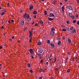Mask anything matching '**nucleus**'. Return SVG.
Wrapping results in <instances>:
<instances>
[{"label": "nucleus", "instance_id": "obj_8", "mask_svg": "<svg viewBox=\"0 0 79 79\" xmlns=\"http://www.w3.org/2000/svg\"><path fill=\"white\" fill-rule=\"evenodd\" d=\"M68 40L69 44H71V39L69 38H68Z\"/></svg>", "mask_w": 79, "mask_h": 79}, {"label": "nucleus", "instance_id": "obj_59", "mask_svg": "<svg viewBox=\"0 0 79 79\" xmlns=\"http://www.w3.org/2000/svg\"><path fill=\"white\" fill-rule=\"evenodd\" d=\"M46 64H47V65H48V62H46Z\"/></svg>", "mask_w": 79, "mask_h": 79}, {"label": "nucleus", "instance_id": "obj_1", "mask_svg": "<svg viewBox=\"0 0 79 79\" xmlns=\"http://www.w3.org/2000/svg\"><path fill=\"white\" fill-rule=\"evenodd\" d=\"M23 17L25 18H30V16H29V14L25 13L24 14Z\"/></svg>", "mask_w": 79, "mask_h": 79}, {"label": "nucleus", "instance_id": "obj_27", "mask_svg": "<svg viewBox=\"0 0 79 79\" xmlns=\"http://www.w3.org/2000/svg\"><path fill=\"white\" fill-rule=\"evenodd\" d=\"M62 31H64V32H66V29H65V28H64V29H63L62 30Z\"/></svg>", "mask_w": 79, "mask_h": 79}, {"label": "nucleus", "instance_id": "obj_62", "mask_svg": "<svg viewBox=\"0 0 79 79\" xmlns=\"http://www.w3.org/2000/svg\"><path fill=\"white\" fill-rule=\"evenodd\" d=\"M4 12L6 13V11H5V10H4Z\"/></svg>", "mask_w": 79, "mask_h": 79}, {"label": "nucleus", "instance_id": "obj_21", "mask_svg": "<svg viewBox=\"0 0 79 79\" xmlns=\"http://www.w3.org/2000/svg\"><path fill=\"white\" fill-rule=\"evenodd\" d=\"M58 45H60V44H61V41H59L57 43Z\"/></svg>", "mask_w": 79, "mask_h": 79}, {"label": "nucleus", "instance_id": "obj_53", "mask_svg": "<svg viewBox=\"0 0 79 79\" xmlns=\"http://www.w3.org/2000/svg\"><path fill=\"white\" fill-rule=\"evenodd\" d=\"M51 79H54V78H53V77H51Z\"/></svg>", "mask_w": 79, "mask_h": 79}, {"label": "nucleus", "instance_id": "obj_42", "mask_svg": "<svg viewBox=\"0 0 79 79\" xmlns=\"http://www.w3.org/2000/svg\"><path fill=\"white\" fill-rule=\"evenodd\" d=\"M62 38L63 40H64L65 39V38H64V36H63L62 37Z\"/></svg>", "mask_w": 79, "mask_h": 79}, {"label": "nucleus", "instance_id": "obj_64", "mask_svg": "<svg viewBox=\"0 0 79 79\" xmlns=\"http://www.w3.org/2000/svg\"><path fill=\"white\" fill-rule=\"evenodd\" d=\"M41 58H42V57L40 56V57H39V59H41Z\"/></svg>", "mask_w": 79, "mask_h": 79}, {"label": "nucleus", "instance_id": "obj_48", "mask_svg": "<svg viewBox=\"0 0 79 79\" xmlns=\"http://www.w3.org/2000/svg\"><path fill=\"white\" fill-rule=\"evenodd\" d=\"M11 22H12V23H14V21L13 20V19H12L11 20Z\"/></svg>", "mask_w": 79, "mask_h": 79}, {"label": "nucleus", "instance_id": "obj_51", "mask_svg": "<svg viewBox=\"0 0 79 79\" xmlns=\"http://www.w3.org/2000/svg\"><path fill=\"white\" fill-rule=\"evenodd\" d=\"M43 61H44V60H41L40 61V62H41V63H42V62H43Z\"/></svg>", "mask_w": 79, "mask_h": 79}, {"label": "nucleus", "instance_id": "obj_28", "mask_svg": "<svg viewBox=\"0 0 79 79\" xmlns=\"http://www.w3.org/2000/svg\"><path fill=\"white\" fill-rule=\"evenodd\" d=\"M68 60H69V59L68 57H66V63H68Z\"/></svg>", "mask_w": 79, "mask_h": 79}, {"label": "nucleus", "instance_id": "obj_26", "mask_svg": "<svg viewBox=\"0 0 79 79\" xmlns=\"http://www.w3.org/2000/svg\"><path fill=\"white\" fill-rule=\"evenodd\" d=\"M29 36L30 37V38L31 39H32V35H29Z\"/></svg>", "mask_w": 79, "mask_h": 79}, {"label": "nucleus", "instance_id": "obj_18", "mask_svg": "<svg viewBox=\"0 0 79 79\" xmlns=\"http://www.w3.org/2000/svg\"><path fill=\"white\" fill-rule=\"evenodd\" d=\"M68 8L69 9V10H73V8H72V7L70 6H68Z\"/></svg>", "mask_w": 79, "mask_h": 79}, {"label": "nucleus", "instance_id": "obj_45", "mask_svg": "<svg viewBox=\"0 0 79 79\" xmlns=\"http://www.w3.org/2000/svg\"><path fill=\"white\" fill-rule=\"evenodd\" d=\"M49 59H52V56H50V57H49Z\"/></svg>", "mask_w": 79, "mask_h": 79}, {"label": "nucleus", "instance_id": "obj_7", "mask_svg": "<svg viewBox=\"0 0 79 79\" xmlns=\"http://www.w3.org/2000/svg\"><path fill=\"white\" fill-rule=\"evenodd\" d=\"M32 9H33V6H30L29 10H30V11H31V10H32Z\"/></svg>", "mask_w": 79, "mask_h": 79}, {"label": "nucleus", "instance_id": "obj_6", "mask_svg": "<svg viewBox=\"0 0 79 79\" xmlns=\"http://www.w3.org/2000/svg\"><path fill=\"white\" fill-rule=\"evenodd\" d=\"M54 34H55V31H51V32L50 33V35H54Z\"/></svg>", "mask_w": 79, "mask_h": 79}, {"label": "nucleus", "instance_id": "obj_56", "mask_svg": "<svg viewBox=\"0 0 79 79\" xmlns=\"http://www.w3.org/2000/svg\"><path fill=\"white\" fill-rule=\"evenodd\" d=\"M2 46H0V49H2Z\"/></svg>", "mask_w": 79, "mask_h": 79}, {"label": "nucleus", "instance_id": "obj_30", "mask_svg": "<svg viewBox=\"0 0 79 79\" xmlns=\"http://www.w3.org/2000/svg\"><path fill=\"white\" fill-rule=\"evenodd\" d=\"M5 13H5L3 12H2L1 14V15H5Z\"/></svg>", "mask_w": 79, "mask_h": 79}, {"label": "nucleus", "instance_id": "obj_63", "mask_svg": "<svg viewBox=\"0 0 79 79\" xmlns=\"http://www.w3.org/2000/svg\"><path fill=\"white\" fill-rule=\"evenodd\" d=\"M9 40H10V41H11L12 40L11 39H9Z\"/></svg>", "mask_w": 79, "mask_h": 79}, {"label": "nucleus", "instance_id": "obj_35", "mask_svg": "<svg viewBox=\"0 0 79 79\" xmlns=\"http://www.w3.org/2000/svg\"><path fill=\"white\" fill-rule=\"evenodd\" d=\"M67 73H69V72H70V70H69V69H68L67 71Z\"/></svg>", "mask_w": 79, "mask_h": 79}, {"label": "nucleus", "instance_id": "obj_32", "mask_svg": "<svg viewBox=\"0 0 79 79\" xmlns=\"http://www.w3.org/2000/svg\"><path fill=\"white\" fill-rule=\"evenodd\" d=\"M73 29H74V27H71L70 28V31H73Z\"/></svg>", "mask_w": 79, "mask_h": 79}, {"label": "nucleus", "instance_id": "obj_55", "mask_svg": "<svg viewBox=\"0 0 79 79\" xmlns=\"http://www.w3.org/2000/svg\"><path fill=\"white\" fill-rule=\"evenodd\" d=\"M34 18L35 19H36V15H35V16H34Z\"/></svg>", "mask_w": 79, "mask_h": 79}, {"label": "nucleus", "instance_id": "obj_14", "mask_svg": "<svg viewBox=\"0 0 79 79\" xmlns=\"http://www.w3.org/2000/svg\"><path fill=\"white\" fill-rule=\"evenodd\" d=\"M41 44H42V43L40 42H39L37 43V45H41Z\"/></svg>", "mask_w": 79, "mask_h": 79}, {"label": "nucleus", "instance_id": "obj_52", "mask_svg": "<svg viewBox=\"0 0 79 79\" xmlns=\"http://www.w3.org/2000/svg\"><path fill=\"white\" fill-rule=\"evenodd\" d=\"M39 79H42V77H41L39 78Z\"/></svg>", "mask_w": 79, "mask_h": 79}, {"label": "nucleus", "instance_id": "obj_54", "mask_svg": "<svg viewBox=\"0 0 79 79\" xmlns=\"http://www.w3.org/2000/svg\"><path fill=\"white\" fill-rule=\"evenodd\" d=\"M31 58L32 59H33V58H34V57L32 56H31Z\"/></svg>", "mask_w": 79, "mask_h": 79}, {"label": "nucleus", "instance_id": "obj_47", "mask_svg": "<svg viewBox=\"0 0 79 79\" xmlns=\"http://www.w3.org/2000/svg\"><path fill=\"white\" fill-rule=\"evenodd\" d=\"M77 24H78V25H79V21H78L77 22Z\"/></svg>", "mask_w": 79, "mask_h": 79}, {"label": "nucleus", "instance_id": "obj_57", "mask_svg": "<svg viewBox=\"0 0 79 79\" xmlns=\"http://www.w3.org/2000/svg\"><path fill=\"white\" fill-rule=\"evenodd\" d=\"M77 3H78V4H79V0H77Z\"/></svg>", "mask_w": 79, "mask_h": 79}, {"label": "nucleus", "instance_id": "obj_40", "mask_svg": "<svg viewBox=\"0 0 79 79\" xmlns=\"http://www.w3.org/2000/svg\"><path fill=\"white\" fill-rule=\"evenodd\" d=\"M56 57L55 58V60H54V62H55L56 61Z\"/></svg>", "mask_w": 79, "mask_h": 79}, {"label": "nucleus", "instance_id": "obj_10", "mask_svg": "<svg viewBox=\"0 0 79 79\" xmlns=\"http://www.w3.org/2000/svg\"><path fill=\"white\" fill-rule=\"evenodd\" d=\"M27 21H30L31 20V18H27Z\"/></svg>", "mask_w": 79, "mask_h": 79}, {"label": "nucleus", "instance_id": "obj_9", "mask_svg": "<svg viewBox=\"0 0 79 79\" xmlns=\"http://www.w3.org/2000/svg\"><path fill=\"white\" fill-rule=\"evenodd\" d=\"M52 3L53 4V5H55V4L56 3V1L54 0L52 2Z\"/></svg>", "mask_w": 79, "mask_h": 79}, {"label": "nucleus", "instance_id": "obj_16", "mask_svg": "<svg viewBox=\"0 0 79 79\" xmlns=\"http://www.w3.org/2000/svg\"><path fill=\"white\" fill-rule=\"evenodd\" d=\"M37 13V12L36 11H34L33 12V14L34 15H36Z\"/></svg>", "mask_w": 79, "mask_h": 79}, {"label": "nucleus", "instance_id": "obj_23", "mask_svg": "<svg viewBox=\"0 0 79 79\" xmlns=\"http://www.w3.org/2000/svg\"><path fill=\"white\" fill-rule=\"evenodd\" d=\"M40 23L41 24H42L43 23V22L42 20H40Z\"/></svg>", "mask_w": 79, "mask_h": 79}, {"label": "nucleus", "instance_id": "obj_20", "mask_svg": "<svg viewBox=\"0 0 79 79\" xmlns=\"http://www.w3.org/2000/svg\"><path fill=\"white\" fill-rule=\"evenodd\" d=\"M27 66H28V68H30L31 67V64L29 63L27 64Z\"/></svg>", "mask_w": 79, "mask_h": 79}, {"label": "nucleus", "instance_id": "obj_50", "mask_svg": "<svg viewBox=\"0 0 79 79\" xmlns=\"http://www.w3.org/2000/svg\"><path fill=\"white\" fill-rule=\"evenodd\" d=\"M9 5H10V3H8V4L7 5L8 7L10 6H9Z\"/></svg>", "mask_w": 79, "mask_h": 79}, {"label": "nucleus", "instance_id": "obj_29", "mask_svg": "<svg viewBox=\"0 0 79 79\" xmlns=\"http://www.w3.org/2000/svg\"><path fill=\"white\" fill-rule=\"evenodd\" d=\"M29 72L30 73H33V71L32 70H30L29 71Z\"/></svg>", "mask_w": 79, "mask_h": 79}, {"label": "nucleus", "instance_id": "obj_34", "mask_svg": "<svg viewBox=\"0 0 79 79\" xmlns=\"http://www.w3.org/2000/svg\"><path fill=\"white\" fill-rule=\"evenodd\" d=\"M32 39H31L29 40V42L30 43H31V42H32Z\"/></svg>", "mask_w": 79, "mask_h": 79}, {"label": "nucleus", "instance_id": "obj_60", "mask_svg": "<svg viewBox=\"0 0 79 79\" xmlns=\"http://www.w3.org/2000/svg\"><path fill=\"white\" fill-rule=\"evenodd\" d=\"M76 18H77L78 17V15H76Z\"/></svg>", "mask_w": 79, "mask_h": 79}, {"label": "nucleus", "instance_id": "obj_3", "mask_svg": "<svg viewBox=\"0 0 79 79\" xmlns=\"http://www.w3.org/2000/svg\"><path fill=\"white\" fill-rule=\"evenodd\" d=\"M20 25L21 26H23L24 24V21L22 20L20 22Z\"/></svg>", "mask_w": 79, "mask_h": 79}, {"label": "nucleus", "instance_id": "obj_12", "mask_svg": "<svg viewBox=\"0 0 79 79\" xmlns=\"http://www.w3.org/2000/svg\"><path fill=\"white\" fill-rule=\"evenodd\" d=\"M43 69H42V68L40 69L39 70V73H42V72Z\"/></svg>", "mask_w": 79, "mask_h": 79}, {"label": "nucleus", "instance_id": "obj_15", "mask_svg": "<svg viewBox=\"0 0 79 79\" xmlns=\"http://www.w3.org/2000/svg\"><path fill=\"white\" fill-rule=\"evenodd\" d=\"M29 32L30 34L29 35H32V31H29Z\"/></svg>", "mask_w": 79, "mask_h": 79}, {"label": "nucleus", "instance_id": "obj_33", "mask_svg": "<svg viewBox=\"0 0 79 79\" xmlns=\"http://www.w3.org/2000/svg\"><path fill=\"white\" fill-rule=\"evenodd\" d=\"M70 16H71V18H72V19H74V16L72 15Z\"/></svg>", "mask_w": 79, "mask_h": 79}, {"label": "nucleus", "instance_id": "obj_37", "mask_svg": "<svg viewBox=\"0 0 79 79\" xmlns=\"http://www.w3.org/2000/svg\"><path fill=\"white\" fill-rule=\"evenodd\" d=\"M47 42L48 43V44H49V43L50 42V41L49 40H48Z\"/></svg>", "mask_w": 79, "mask_h": 79}, {"label": "nucleus", "instance_id": "obj_5", "mask_svg": "<svg viewBox=\"0 0 79 79\" xmlns=\"http://www.w3.org/2000/svg\"><path fill=\"white\" fill-rule=\"evenodd\" d=\"M29 52H30L31 54H32V53H33V50H32V49H30L29 50Z\"/></svg>", "mask_w": 79, "mask_h": 79}, {"label": "nucleus", "instance_id": "obj_4", "mask_svg": "<svg viewBox=\"0 0 79 79\" xmlns=\"http://www.w3.org/2000/svg\"><path fill=\"white\" fill-rule=\"evenodd\" d=\"M49 17H55V15L52 13H50L49 14Z\"/></svg>", "mask_w": 79, "mask_h": 79}, {"label": "nucleus", "instance_id": "obj_39", "mask_svg": "<svg viewBox=\"0 0 79 79\" xmlns=\"http://www.w3.org/2000/svg\"><path fill=\"white\" fill-rule=\"evenodd\" d=\"M69 16H71V15H72V14H71V13H69Z\"/></svg>", "mask_w": 79, "mask_h": 79}, {"label": "nucleus", "instance_id": "obj_17", "mask_svg": "<svg viewBox=\"0 0 79 79\" xmlns=\"http://www.w3.org/2000/svg\"><path fill=\"white\" fill-rule=\"evenodd\" d=\"M62 10L63 12H64V6H63L61 7Z\"/></svg>", "mask_w": 79, "mask_h": 79}, {"label": "nucleus", "instance_id": "obj_58", "mask_svg": "<svg viewBox=\"0 0 79 79\" xmlns=\"http://www.w3.org/2000/svg\"><path fill=\"white\" fill-rule=\"evenodd\" d=\"M1 27H2V29H4V27L3 26H2Z\"/></svg>", "mask_w": 79, "mask_h": 79}, {"label": "nucleus", "instance_id": "obj_46", "mask_svg": "<svg viewBox=\"0 0 79 79\" xmlns=\"http://www.w3.org/2000/svg\"><path fill=\"white\" fill-rule=\"evenodd\" d=\"M75 58V57H73L72 59V61H74V59Z\"/></svg>", "mask_w": 79, "mask_h": 79}, {"label": "nucleus", "instance_id": "obj_44", "mask_svg": "<svg viewBox=\"0 0 79 79\" xmlns=\"http://www.w3.org/2000/svg\"><path fill=\"white\" fill-rule=\"evenodd\" d=\"M12 39H15V36H13L12 37Z\"/></svg>", "mask_w": 79, "mask_h": 79}, {"label": "nucleus", "instance_id": "obj_2", "mask_svg": "<svg viewBox=\"0 0 79 79\" xmlns=\"http://www.w3.org/2000/svg\"><path fill=\"white\" fill-rule=\"evenodd\" d=\"M43 51H44L43 50V49L41 48L39 49L38 50V52L39 53H42Z\"/></svg>", "mask_w": 79, "mask_h": 79}, {"label": "nucleus", "instance_id": "obj_25", "mask_svg": "<svg viewBox=\"0 0 79 79\" xmlns=\"http://www.w3.org/2000/svg\"><path fill=\"white\" fill-rule=\"evenodd\" d=\"M37 55L38 56H42V55H41V54L40 53H38L37 54Z\"/></svg>", "mask_w": 79, "mask_h": 79}, {"label": "nucleus", "instance_id": "obj_49", "mask_svg": "<svg viewBox=\"0 0 79 79\" xmlns=\"http://www.w3.org/2000/svg\"><path fill=\"white\" fill-rule=\"evenodd\" d=\"M38 26V24H37V23H36L35 24V26Z\"/></svg>", "mask_w": 79, "mask_h": 79}, {"label": "nucleus", "instance_id": "obj_41", "mask_svg": "<svg viewBox=\"0 0 79 79\" xmlns=\"http://www.w3.org/2000/svg\"><path fill=\"white\" fill-rule=\"evenodd\" d=\"M76 20L73 21V23H76Z\"/></svg>", "mask_w": 79, "mask_h": 79}, {"label": "nucleus", "instance_id": "obj_31", "mask_svg": "<svg viewBox=\"0 0 79 79\" xmlns=\"http://www.w3.org/2000/svg\"><path fill=\"white\" fill-rule=\"evenodd\" d=\"M47 11H44V15H47Z\"/></svg>", "mask_w": 79, "mask_h": 79}, {"label": "nucleus", "instance_id": "obj_24", "mask_svg": "<svg viewBox=\"0 0 79 79\" xmlns=\"http://www.w3.org/2000/svg\"><path fill=\"white\" fill-rule=\"evenodd\" d=\"M51 45L52 47V48L55 47V45L53 44H52Z\"/></svg>", "mask_w": 79, "mask_h": 79}, {"label": "nucleus", "instance_id": "obj_43", "mask_svg": "<svg viewBox=\"0 0 79 79\" xmlns=\"http://www.w3.org/2000/svg\"><path fill=\"white\" fill-rule=\"evenodd\" d=\"M31 25H33L34 24V21H33V22L31 24Z\"/></svg>", "mask_w": 79, "mask_h": 79}, {"label": "nucleus", "instance_id": "obj_22", "mask_svg": "<svg viewBox=\"0 0 79 79\" xmlns=\"http://www.w3.org/2000/svg\"><path fill=\"white\" fill-rule=\"evenodd\" d=\"M66 30L67 31H69L70 30V28L69 27H67L66 28Z\"/></svg>", "mask_w": 79, "mask_h": 79}, {"label": "nucleus", "instance_id": "obj_13", "mask_svg": "<svg viewBox=\"0 0 79 79\" xmlns=\"http://www.w3.org/2000/svg\"><path fill=\"white\" fill-rule=\"evenodd\" d=\"M74 32L76 33V29H74L72 31V33H74Z\"/></svg>", "mask_w": 79, "mask_h": 79}, {"label": "nucleus", "instance_id": "obj_11", "mask_svg": "<svg viewBox=\"0 0 79 79\" xmlns=\"http://www.w3.org/2000/svg\"><path fill=\"white\" fill-rule=\"evenodd\" d=\"M48 19L51 21H53V20H54V19H52L51 18H48Z\"/></svg>", "mask_w": 79, "mask_h": 79}, {"label": "nucleus", "instance_id": "obj_36", "mask_svg": "<svg viewBox=\"0 0 79 79\" xmlns=\"http://www.w3.org/2000/svg\"><path fill=\"white\" fill-rule=\"evenodd\" d=\"M10 21H11V20H8V23H9L10 24V23H11V22H10Z\"/></svg>", "mask_w": 79, "mask_h": 79}, {"label": "nucleus", "instance_id": "obj_19", "mask_svg": "<svg viewBox=\"0 0 79 79\" xmlns=\"http://www.w3.org/2000/svg\"><path fill=\"white\" fill-rule=\"evenodd\" d=\"M51 31H55V29L54 27H53L51 28Z\"/></svg>", "mask_w": 79, "mask_h": 79}, {"label": "nucleus", "instance_id": "obj_38", "mask_svg": "<svg viewBox=\"0 0 79 79\" xmlns=\"http://www.w3.org/2000/svg\"><path fill=\"white\" fill-rule=\"evenodd\" d=\"M66 23L67 24H69V21H66Z\"/></svg>", "mask_w": 79, "mask_h": 79}, {"label": "nucleus", "instance_id": "obj_61", "mask_svg": "<svg viewBox=\"0 0 79 79\" xmlns=\"http://www.w3.org/2000/svg\"><path fill=\"white\" fill-rule=\"evenodd\" d=\"M26 27L24 30V31H26Z\"/></svg>", "mask_w": 79, "mask_h": 79}]
</instances>
